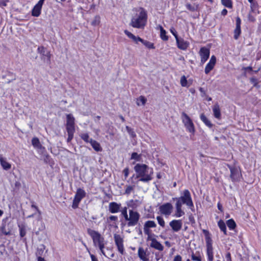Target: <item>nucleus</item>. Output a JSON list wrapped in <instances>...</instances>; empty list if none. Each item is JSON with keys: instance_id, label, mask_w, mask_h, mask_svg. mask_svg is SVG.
I'll return each instance as SVG.
<instances>
[{"instance_id": "obj_16", "label": "nucleus", "mask_w": 261, "mask_h": 261, "mask_svg": "<svg viewBox=\"0 0 261 261\" xmlns=\"http://www.w3.org/2000/svg\"><path fill=\"white\" fill-rule=\"evenodd\" d=\"M241 20L239 17H237L236 18V27L234 30V36L233 38L235 40H238L241 33Z\"/></svg>"}, {"instance_id": "obj_13", "label": "nucleus", "mask_w": 261, "mask_h": 261, "mask_svg": "<svg viewBox=\"0 0 261 261\" xmlns=\"http://www.w3.org/2000/svg\"><path fill=\"white\" fill-rule=\"evenodd\" d=\"M199 54L201 58V64H203L210 57V50L205 47H202L200 49Z\"/></svg>"}, {"instance_id": "obj_26", "label": "nucleus", "mask_w": 261, "mask_h": 261, "mask_svg": "<svg viewBox=\"0 0 261 261\" xmlns=\"http://www.w3.org/2000/svg\"><path fill=\"white\" fill-rule=\"evenodd\" d=\"M146 253L143 248L140 247L138 249V256L142 261H149L146 256Z\"/></svg>"}, {"instance_id": "obj_20", "label": "nucleus", "mask_w": 261, "mask_h": 261, "mask_svg": "<svg viewBox=\"0 0 261 261\" xmlns=\"http://www.w3.org/2000/svg\"><path fill=\"white\" fill-rule=\"evenodd\" d=\"M213 112L214 117L220 120L221 118V114L219 105L218 103H215L213 107Z\"/></svg>"}, {"instance_id": "obj_27", "label": "nucleus", "mask_w": 261, "mask_h": 261, "mask_svg": "<svg viewBox=\"0 0 261 261\" xmlns=\"http://www.w3.org/2000/svg\"><path fill=\"white\" fill-rule=\"evenodd\" d=\"M90 143L96 151L98 152L102 150V148L101 147L100 144L96 140L92 139Z\"/></svg>"}, {"instance_id": "obj_3", "label": "nucleus", "mask_w": 261, "mask_h": 261, "mask_svg": "<svg viewBox=\"0 0 261 261\" xmlns=\"http://www.w3.org/2000/svg\"><path fill=\"white\" fill-rule=\"evenodd\" d=\"M87 233L92 239L94 247L98 248L100 251H102L105 248V240L101 234L98 231L91 228L87 229Z\"/></svg>"}, {"instance_id": "obj_31", "label": "nucleus", "mask_w": 261, "mask_h": 261, "mask_svg": "<svg viewBox=\"0 0 261 261\" xmlns=\"http://www.w3.org/2000/svg\"><path fill=\"white\" fill-rule=\"evenodd\" d=\"M218 225L221 230L223 232L224 234L227 235L226 227L224 222L222 220H220L218 222Z\"/></svg>"}, {"instance_id": "obj_42", "label": "nucleus", "mask_w": 261, "mask_h": 261, "mask_svg": "<svg viewBox=\"0 0 261 261\" xmlns=\"http://www.w3.org/2000/svg\"><path fill=\"white\" fill-rule=\"evenodd\" d=\"M126 129L127 130V132L129 134V135L132 137L134 138L136 136V135L135 133L134 132L133 129L130 128V127L127 126L126 127Z\"/></svg>"}, {"instance_id": "obj_41", "label": "nucleus", "mask_w": 261, "mask_h": 261, "mask_svg": "<svg viewBox=\"0 0 261 261\" xmlns=\"http://www.w3.org/2000/svg\"><path fill=\"white\" fill-rule=\"evenodd\" d=\"M156 219L159 225L162 227H164L165 226V223L163 218L161 216H158L156 217Z\"/></svg>"}, {"instance_id": "obj_17", "label": "nucleus", "mask_w": 261, "mask_h": 261, "mask_svg": "<svg viewBox=\"0 0 261 261\" xmlns=\"http://www.w3.org/2000/svg\"><path fill=\"white\" fill-rule=\"evenodd\" d=\"M115 244L117 245L118 251L123 254L124 253L123 239L119 235H115Z\"/></svg>"}, {"instance_id": "obj_38", "label": "nucleus", "mask_w": 261, "mask_h": 261, "mask_svg": "<svg viewBox=\"0 0 261 261\" xmlns=\"http://www.w3.org/2000/svg\"><path fill=\"white\" fill-rule=\"evenodd\" d=\"M166 31L161 27V38L162 40L164 41H167L168 39V37L166 35Z\"/></svg>"}, {"instance_id": "obj_39", "label": "nucleus", "mask_w": 261, "mask_h": 261, "mask_svg": "<svg viewBox=\"0 0 261 261\" xmlns=\"http://www.w3.org/2000/svg\"><path fill=\"white\" fill-rule=\"evenodd\" d=\"M180 84L182 87H189V85H188V81L185 75L181 76L180 79Z\"/></svg>"}, {"instance_id": "obj_11", "label": "nucleus", "mask_w": 261, "mask_h": 261, "mask_svg": "<svg viewBox=\"0 0 261 261\" xmlns=\"http://www.w3.org/2000/svg\"><path fill=\"white\" fill-rule=\"evenodd\" d=\"M38 53L42 56V59L47 63H50L51 54L46 48L43 46H39L37 48Z\"/></svg>"}, {"instance_id": "obj_22", "label": "nucleus", "mask_w": 261, "mask_h": 261, "mask_svg": "<svg viewBox=\"0 0 261 261\" xmlns=\"http://www.w3.org/2000/svg\"><path fill=\"white\" fill-rule=\"evenodd\" d=\"M100 252L104 256L109 258L113 257L114 255V251L113 249L105 248L102 249V251H100Z\"/></svg>"}, {"instance_id": "obj_28", "label": "nucleus", "mask_w": 261, "mask_h": 261, "mask_svg": "<svg viewBox=\"0 0 261 261\" xmlns=\"http://www.w3.org/2000/svg\"><path fill=\"white\" fill-rule=\"evenodd\" d=\"M32 144L34 148L37 149H41L42 147L39 139L37 137L33 138L32 139Z\"/></svg>"}, {"instance_id": "obj_8", "label": "nucleus", "mask_w": 261, "mask_h": 261, "mask_svg": "<svg viewBox=\"0 0 261 261\" xmlns=\"http://www.w3.org/2000/svg\"><path fill=\"white\" fill-rule=\"evenodd\" d=\"M86 193L84 190L81 188L77 189L73 200L72 207L74 209L77 208L80 202L86 196Z\"/></svg>"}, {"instance_id": "obj_25", "label": "nucleus", "mask_w": 261, "mask_h": 261, "mask_svg": "<svg viewBox=\"0 0 261 261\" xmlns=\"http://www.w3.org/2000/svg\"><path fill=\"white\" fill-rule=\"evenodd\" d=\"M0 163L3 168L5 170H8L11 168V165L3 157L0 158Z\"/></svg>"}, {"instance_id": "obj_54", "label": "nucleus", "mask_w": 261, "mask_h": 261, "mask_svg": "<svg viewBox=\"0 0 261 261\" xmlns=\"http://www.w3.org/2000/svg\"><path fill=\"white\" fill-rule=\"evenodd\" d=\"M2 232L3 234L6 236L10 234V231H7L5 226L2 227Z\"/></svg>"}, {"instance_id": "obj_62", "label": "nucleus", "mask_w": 261, "mask_h": 261, "mask_svg": "<svg viewBox=\"0 0 261 261\" xmlns=\"http://www.w3.org/2000/svg\"><path fill=\"white\" fill-rule=\"evenodd\" d=\"M31 207L35 209L39 214H41L40 211L39 210L38 207L36 205H35V204H32Z\"/></svg>"}, {"instance_id": "obj_59", "label": "nucleus", "mask_w": 261, "mask_h": 261, "mask_svg": "<svg viewBox=\"0 0 261 261\" xmlns=\"http://www.w3.org/2000/svg\"><path fill=\"white\" fill-rule=\"evenodd\" d=\"M123 173L124 175V177L126 178L128 175V173H129L128 169V168L124 169L123 170Z\"/></svg>"}, {"instance_id": "obj_47", "label": "nucleus", "mask_w": 261, "mask_h": 261, "mask_svg": "<svg viewBox=\"0 0 261 261\" xmlns=\"http://www.w3.org/2000/svg\"><path fill=\"white\" fill-rule=\"evenodd\" d=\"M250 82L253 85L254 87H257L258 82L257 79L255 77H252L250 79Z\"/></svg>"}, {"instance_id": "obj_1", "label": "nucleus", "mask_w": 261, "mask_h": 261, "mask_svg": "<svg viewBox=\"0 0 261 261\" xmlns=\"http://www.w3.org/2000/svg\"><path fill=\"white\" fill-rule=\"evenodd\" d=\"M134 170L137 173V177H140V181L148 182L152 179V169H149L147 165L137 164L134 167Z\"/></svg>"}, {"instance_id": "obj_23", "label": "nucleus", "mask_w": 261, "mask_h": 261, "mask_svg": "<svg viewBox=\"0 0 261 261\" xmlns=\"http://www.w3.org/2000/svg\"><path fill=\"white\" fill-rule=\"evenodd\" d=\"M182 205L179 203H176L175 208L176 211L175 216L177 218L180 217L185 215V212L181 209Z\"/></svg>"}, {"instance_id": "obj_44", "label": "nucleus", "mask_w": 261, "mask_h": 261, "mask_svg": "<svg viewBox=\"0 0 261 261\" xmlns=\"http://www.w3.org/2000/svg\"><path fill=\"white\" fill-rule=\"evenodd\" d=\"M121 215L124 217L126 221L128 220V216L127 215V208L126 207H124L121 210Z\"/></svg>"}, {"instance_id": "obj_49", "label": "nucleus", "mask_w": 261, "mask_h": 261, "mask_svg": "<svg viewBox=\"0 0 261 261\" xmlns=\"http://www.w3.org/2000/svg\"><path fill=\"white\" fill-rule=\"evenodd\" d=\"M186 8L190 11L194 12L196 10V8L194 6H192L190 4H186Z\"/></svg>"}, {"instance_id": "obj_63", "label": "nucleus", "mask_w": 261, "mask_h": 261, "mask_svg": "<svg viewBox=\"0 0 261 261\" xmlns=\"http://www.w3.org/2000/svg\"><path fill=\"white\" fill-rule=\"evenodd\" d=\"M242 69L244 70L245 71L249 70L250 71H253L252 67L251 66H248V67H243Z\"/></svg>"}, {"instance_id": "obj_19", "label": "nucleus", "mask_w": 261, "mask_h": 261, "mask_svg": "<svg viewBox=\"0 0 261 261\" xmlns=\"http://www.w3.org/2000/svg\"><path fill=\"white\" fill-rule=\"evenodd\" d=\"M151 241V243L150 245L151 248H153L156 250L159 251H163L164 249V246L158 242L156 239L152 238L150 240Z\"/></svg>"}, {"instance_id": "obj_46", "label": "nucleus", "mask_w": 261, "mask_h": 261, "mask_svg": "<svg viewBox=\"0 0 261 261\" xmlns=\"http://www.w3.org/2000/svg\"><path fill=\"white\" fill-rule=\"evenodd\" d=\"M131 159H134L137 161H139L140 159V155H139L137 152H133L131 155Z\"/></svg>"}, {"instance_id": "obj_21", "label": "nucleus", "mask_w": 261, "mask_h": 261, "mask_svg": "<svg viewBox=\"0 0 261 261\" xmlns=\"http://www.w3.org/2000/svg\"><path fill=\"white\" fill-rule=\"evenodd\" d=\"M124 33L129 38L132 39L136 43H138V42H141L142 38L140 37L135 36L127 30H125Z\"/></svg>"}, {"instance_id": "obj_45", "label": "nucleus", "mask_w": 261, "mask_h": 261, "mask_svg": "<svg viewBox=\"0 0 261 261\" xmlns=\"http://www.w3.org/2000/svg\"><path fill=\"white\" fill-rule=\"evenodd\" d=\"M144 231L145 234L148 236L147 240H150V239H152L150 237V231L149 228L144 226Z\"/></svg>"}, {"instance_id": "obj_7", "label": "nucleus", "mask_w": 261, "mask_h": 261, "mask_svg": "<svg viewBox=\"0 0 261 261\" xmlns=\"http://www.w3.org/2000/svg\"><path fill=\"white\" fill-rule=\"evenodd\" d=\"M181 119L187 130L194 134L195 130L193 122L190 117L184 112L181 113Z\"/></svg>"}, {"instance_id": "obj_29", "label": "nucleus", "mask_w": 261, "mask_h": 261, "mask_svg": "<svg viewBox=\"0 0 261 261\" xmlns=\"http://www.w3.org/2000/svg\"><path fill=\"white\" fill-rule=\"evenodd\" d=\"M200 119L207 126L210 128H212L213 127V124L211 123L210 120L206 118L203 113L200 115Z\"/></svg>"}, {"instance_id": "obj_43", "label": "nucleus", "mask_w": 261, "mask_h": 261, "mask_svg": "<svg viewBox=\"0 0 261 261\" xmlns=\"http://www.w3.org/2000/svg\"><path fill=\"white\" fill-rule=\"evenodd\" d=\"M191 259L194 261H201V257L199 253L198 255H196L193 253L191 255Z\"/></svg>"}, {"instance_id": "obj_10", "label": "nucleus", "mask_w": 261, "mask_h": 261, "mask_svg": "<svg viewBox=\"0 0 261 261\" xmlns=\"http://www.w3.org/2000/svg\"><path fill=\"white\" fill-rule=\"evenodd\" d=\"M140 215L138 212L131 210L129 211V217L128 218V226H134L137 225L139 222Z\"/></svg>"}, {"instance_id": "obj_58", "label": "nucleus", "mask_w": 261, "mask_h": 261, "mask_svg": "<svg viewBox=\"0 0 261 261\" xmlns=\"http://www.w3.org/2000/svg\"><path fill=\"white\" fill-rule=\"evenodd\" d=\"M173 261H182L181 256L180 255L175 256Z\"/></svg>"}, {"instance_id": "obj_51", "label": "nucleus", "mask_w": 261, "mask_h": 261, "mask_svg": "<svg viewBox=\"0 0 261 261\" xmlns=\"http://www.w3.org/2000/svg\"><path fill=\"white\" fill-rule=\"evenodd\" d=\"M114 202H112L109 204V210L111 213H114Z\"/></svg>"}, {"instance_id": "obj_12", "label": "nucleus", "mask_w": 261, "mask_h": 261, "mask_svg": "<svg viewBox=\"0 0 261 261\" xmlns=\"http://www.w3.org/2000/svg\"><path fill=\"white\" fill-rule=\"evenodd\" d=\"M169 226L173 232H178L182 228V221L181 220H173L169 222Z\"/></svg>"}, {"instance_id": "obj_52", "label": "nucleus", "mask_w": 261, "mask_h": 261, "mask_svg": "<svg viewBox=\"0 0 261 261\" xmlns=\"http://www.w3.org/2000/svg\"><path fill=\"white\" fill-rule=\"evenodd\" d=\"M139 100L142 102L143 105H145L146 102V99L143 96H140L139 98Z\"/></svg>"}, {"instance_id": "obj_37", "label": "nucleus", "mask_w": 261, "mask_h": 261, "mask_svg": "<svg viewBox=\"0 0 261 261\" xmlns=\"http://www.w3.org/2000/svg\"><path fill=\"white\" fill-rule=\"evenodd\" d=\"M222 4L228 8H231L232 7V2L231 0H221Z\"/></svg>"}, {"instance_id": "obj_35", "label": "nucleus", "mask_w": 261, "mask_h": 261, "mask_svg": "<svg viewBox=\"0 0 261 261\" xmlns=\"http://www.w3.org/2000/svg\"><path fill=\"white\" fill-rule=\"evenodd\" d=\"M100 23V17L99 15H96L93 20L92 21L91 24L92 26L95 27L99 25Z\"/></svg>"}, {"instance_id": "obj_24", "label": "nucleus", "mask_w": 261, "mask_h": 261, "mask_svg": "<svg viewBox=\"0 0 261 261\" xmlns=\"http://www.w3.org/2000/svg\"><path fill=\"white\" fill-rule=\"evenodd\" d=\"M42 7L35 5L32 10L31 14L33 16L38 17L41 14Z\"/></svg>"}, {"instance_id": "obj_53", "label": "nucleus", "mask_w": 261, "mask_h": 261, "mask_svg": "<svg viewBox=\"0 0 261 261\" xmlns=\"http://www.w3.org/2000/svg\"><path fill=\"white\" fill-rule=\"evenodd\" d=\"M248 19L250 22H253L255 21V17L253 16H252L250 13L248 14Z\"/></svg>"}, {"instance_id": "obj_34", "label": "nucleus", "mask_w": 261, "mask_h": 261, "mask_svg": "<svg viewBox=\"0 0 261 261\" xmlns=\"http://www.w3.org/2000/svg\"><path fill=\"white\" fill-rule=\"evenodd\" d=\"M226 224L230 229H234L236 227V223L232 219L228 220Z\"/></svg>"}, {"instance_id": "obj_57", "label": "nucleus", "mask_w": 261, "mask_h": 261, "mask_svg": "<svg viewBox=\"0 0 261 261\" xmlns=\"http://www.w3.org/2000/svg\"><path fill=\"white\" fill-rule=\"evenodd\" d=\"M226 261H232L230 252H227L225 255Z\"/></svg>"}, {"instance_id": "obj_18", "label": "nucleus", "mask_w": 261, "mask_h": 261, "mask_svg": "<svg viewBox=\"0 0 261 261\" xmlns=\"http://www.w3.org/2000/svg\"><path fill=\"white\" fill-rule=\"evenodd\" d=\"M176 41L177 47L180 49L186 50L189 46V43L182 38H178L176 39Z\"/></svg>"}, {"instance_id": "obj_14", "label": "nucleus", "mask_w": 261, "mask_h": 261, "mask_svg": "<svg viewBox=\"0 0 261 261\" xmlns=\"http://www.w3.org/2000/svg\"><path fill=\"white\" fill-rule=\"evenodd\" d=\"M173 208L172 205L168 202L161 205L159 210L162 214L168 216L171 214Z\"/></svg>"}, {"instance_id": "obj_30", "label": "nucleus", "mask_w": 261, "mask_h": 261, "mask_svg": "<svg viewBox=\"0 0 261 261\" xmlns=\"http://www.w3.org/2000/svg\"><path fill=\"white\" fill-rule=\"evenodd\" d=\"M19 234L21 238L24 237L26 234V227L24 224H20L18 225Z\"/></svg>"}, {"instance_id": "obj_56", "label": "nucleus", "mask_w": 261, "mask_h": 261, "mask_svg": "<svg viewBox=\"0 0 261 261\" xmlns=\"http://www.w3.org/2000/svg\"><path fill=\"white\" fill-rule=\"evenodd\" d=\"M189 220L192 224L195 223V221L194 216L192 214H191L189 216Z\"/></svg>"}, {"instance_id": "obj_6", "label": "nucleus", "mask_w": 261, "mask_h": 261, "mask_svg": "<svg viewBox=\"0 0 261 261\" xmlns=\"http://www.w3.org/2000/svg\"><path fill=\"white\" fill-rule=\"evenodd\" d=\"M202 232L205 236L206 247V253L208 257V261L213 260V241L211 237V234L209 231L206 229H203Z\"/></svg>"}, {"instance_id": "obj_60", "label": "nucleus", "mask_w": 261, "mask_h": 261, "mask_svg": "<svg viewBox=\"0 0 261 261\" xmlns=\"http://www.w3.org/2000/svg\"><path fill=\"white\" fill-rule=\"evenodd\" d=\"M199 90L200 91V92L202 94V96H204L206 95V92L203 88L200 87V88H199Z\"/></svg>"}, {"instance_id": "obj_2", "label": "nucleus", "mask_w": 261, "mask_h": 261, "mask_svg": "<svg viewBox=\"0 0 261 261\" xmlns=\"http://www.w3.org/2000/svg\"><path fill=\"white\" fill-rule=\"evenodd\" d=\"M140 9L139 15L132 18L130 25L135 28L143 29L147 22V15L143 8H140Z\"/></svg>"}, {"instance_id": "obj_64", "label": "nucleus", "mask_w": 261, "mask_h": 261, "mask_svg": "<svg viewBox=\"0 0 261 261\" xmlns=\"http://www.w3.org/2000/svg\"><path fill=\"white\" fill-rule=\"evenodd\" d=\"M44 2V1L43 0H39L38 2L36 4V5H38L41 7H42Z\"/></svg>"}, {"instance_id": "obj_55", "label": "nucleus", "mask_w": 261, "mask_h": 261, "mask_svg": "<svg viewBox=\"0 0 261 261\" xmlns=\"http://www.w3.org/2000/svg\"><path fill=\"white\" fill-rule=\"evenodd\" d=\"M170 31L171 33L174 35L176 39L178 38L177 32L174 28L171 29Z\"/></svg>"}, {"instance_id": "obj_40", "label": "nucleus", "mask_w": 261, "mask_h": 261, "mask_svg": "<svg viewBox=\"0 0 261 261\" xmlns=\"http://www.w3.org/2000/svg\"><path fill=\"white\" fill-rule=\"evenodd\" d=\"M134 186H127L125 190V194L129 195L134 189Z\"/></svg>"}, {"instance_id": "obj_61", "label": "nucleus", "mask_w": 261, "mask_h": 261, "mask_svg": "<svg viewBox=\"0 0 261 261\" xmlns=\"http://www.w3.org/2000/svg\"><path fill=\"white\" fill-rule=\"evenodd\" d=\"M90 257L92 261H98V259L94 255L90 254Z\"/></svg>"}, {"instance_id": "obj_9", "label": "nucleus", "mask_w": 261, "mask_h": 261, "mask_svg": "<svg viewBox=\"0 0 261 261\" xmlns=\"http://www.w3.org/2000/svg\"><path fill=\"white\" fill-rule=\"evenodd\" d=\"M230 171V177L232 182H237L240 180V178L242 177V174L241 170L239 168L236 166H232L230 165H227Z\"/></svg>"}, {"instance_id": "obj_5", "label": "nucleus", "mask_w": 261, "mask_h": 261, "mask_svg": "<svg viewBox=\"0 0 261 261\" xmlns=\"http://www.w3.org/2000/svg\"><path fill=\"white\" fill-rule=\"evenodd\" d=\"M173 200H176L177 203H179L182 205L185 204L192 210L194 204L191 198V194L188 190H185L183 191V195L179 197L173 198Z\"/></svg>"}, {"instance_id": "obj_50", "label": "nucleus", "mask_w": 261, "mask_h": 261, "mask_svg": "<svg viewBox=\"0 0 261 261\" xmlns=\"http://www.w3.org/2000/svg\"><path fill=\"white\" fill-rule=\"evenodd\" d=\"M9 0H0V7H4L7 6V3Z\"/></svg>"}, {"instance_id": "obj_32", "label": "nucleus", "mask_w": 261, "mask_h": 261, "mask_svg": "<svg viewBox=\"0 0 261 261\" xmlns=\"http://www.w3.org/2000/svg\"><path fill=\"white\" fill-rule=\"evenodd\" d=\"M80 137L87 143H90L92 140V138H90L88 133H82L80 135Z\"/></svg>"}, {"instance_id": "obj_33", "label": "nucleus", "mask_w": 261, "mask_h": 261, "mask_svg": "<svg viewBox=\"0 0 261 261\" xmlns=\"http://www.w3.org/2000/svg\"><path fill=\"white\" fill-rule=\"evenodd\" d=\"M141 42L143 43L146 47L149 49H154L155 46L154 44L152 42H150L147 40H145L143 39H141Z\"/></svg>"}, {"instance_id": "obj_36", "label": "nucleus", "mask_w": 261, "mask_h": 261, "mask_svg": "<svg viewBox=\"0 0 261 261\" xmlns=\"http://www.w3.org/2000/svg\"><path fill=\"white\" fill-rule=\"evenodd\" d=\"M146 227H147L148 228H154L156 226V223L153 221H147L145 224L144 225Z\"/></svg>"}, {"instance_id": "obj_48", "label": "nucleus", "mask_w": 261, "mask_h": 261, "mask_svg": "<svg viewBox=\"0 0 261 261\" xmlns=\"http://www.w3.org/2000/svg\"><path fill=\"white\" fill-rule=\"evenodd\" d=\"M250 4H251L250 7H251V11L253 12L255 10V9L258 7V5L256 2H254L250 3Z\"/></svg>"}, {"instance_id": "obj_4", "label": "nucleus", "mask_w": 261, "mask_h": 261, "mask_svg": "<svg viewBox=\"0 0 261 261\" xmlns=\"http://www.w3.org/2000/svg\"><path fill=\"white\" fill-rule=\"evenodd\" d=\"M66 129L68 134L67 142L69 143L73 139L75 131V119L72 115L70 114L66 115Z\"/></svg>"}, {"instance_id": "obj_15", "label": "nucleus", "mask_w": 261, "mask_h": 261, "mask_svg": "<svg viewBox=\"0 0 261 261\" xmlns=\"http://www.w3.org/2000/svg\"><path fill=\"white\" fill-rule=\"evenodd\" d=\"M216 63V58L215 56H212L207 64L206 65L204 72L205 74H207L210 72L213 69Z\"/></svg>"}]
</instances>
